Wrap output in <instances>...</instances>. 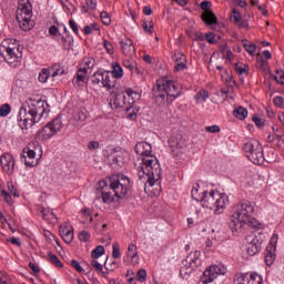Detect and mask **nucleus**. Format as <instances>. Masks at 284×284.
<instances>
[{"label": "nucleus", "mask_w": 284, "mask_h": 284, "mask_svg": "<svg viewBox=\"0 0 284 284\" xmlns=\"http://www.w3.org/2000/svg\"><path fill=\"white\" fill-rule=\"evenodd\" d=\"M252 121L257 128H265V121H263L258 115L254 114Z\"/></svg>", "instance_id": "obj_52"}, {"label": "nucleus", "mask_w": 284, "mask_h": 284, "mask_svg": "<svg viewBox=\"0 0 284 284\" xmlns=\"http://www.w3.org/2000/svg\"><path fill=\"white\" fill-rule=\"evenodd\" d=\"M21 161H24L26 168H34V160H28L27 156L21 158Z\"/></svg>", "instance_id": "obj_62"}, {"label": "nucleus", "mask_w": 284, "mask_h": 284, "mask_svg": "<svg viewBox=\"0 0 284 284\" xmlns=\"http://www.w3.org/2000/svg\"><path fill=\"white\" fill-rule=\"evenodd\" d=\"M97 64V61L94 58L85 57L82 59V62L79 64V68H85L87 72L88 70H92L94 65Z\"/></svg>", "instance_id": "obj_27"}, {"label": "nucleus", "mask_w": 284, "mask_h": 284, "mask_svg": "<svg viewBox=\"0 0 284 284\" xmlns=\"http://www.w3.org/2000/svg\"><path fill=\"white\" fill-rule=\"evenodd\" d=\"M233 115L240 121H245V119H247V109L243 106L235 108L233 111Z\"/></svg>", "instance_id": "obj_28"}, {"label": "nucleus", "mask_w": 284, "mask_h": 284, "mask_svg": "<svg viewBox=\"0 0 284 284\" xmlns=\"http://www.w3.org/2000/svg\"><path fill=\"white\" fill-rule=\"evenodd\" d=\"M103 48L106 50V53L114 54V45L109 40H103Z\"/></svg>", "instance_id": "obj_47"}, {"label": "nucleus", "mask_w": 284, "mask_h": 284, "mask_svg": "<svg viewBox=\"0 0 284 284\" xmlns=\"http://www.w3.org/2000/svg\"><path fill=\"white\" fill-rule=\"evenodd\" d=\"M221 274V267L213 265L206 268L197 284H210Z\"/></svg>", "instance_id": "obj_16"}, {"label": "nucleus", "mask_w": 284, "mask_h": 284, "mask_svg": "<svg viewBox=\"0 0 284 284\" xmlns=\"http://www.w3.org/2000/svg\"><path fill=\"white\" fill-rule=\"evenodd\" d=\"M276 146L280 148L281 150H284V139L282 134H276Z\"/></svg>", "instance_id": "obj_60"}, {"label": "nucleus", "mask_w": 284, "mask_h": 284, "mask_svg": "<svg viewBox=\"0 0 284 284\" xmlns=\"http://www.w3.org/2000/svg\"><path fill=\"white\" fill-rule=\"evenodd\" d=\"M153 99L156 105H172L182 94L179 82L168 78L158 79L152 89Z\"/></svg>", "instance_id": "obj_4"}, {"label": "nucleus", "mask_w": 284, "mask_h": 284, "mask_svg": "<svg viewBox=\"0 0 284 284\" xmlns=\"http://www.w3.org/2000/svg\"><path fill=\"white\" fill-rule=\"evenodd\" d=\"M247 70H250L247 65L244 64L243 67V63H235V72L237 74H247Z\"/></svg>", "instance_id": "obj_43"}, {"label": "nucleus", "mask_w": 284, "mask_h": 284, "mask_svg": "<svg viewBox=\"0 0 284 284\" xmlns=\"http://www.w3.org/2000/svg\"><path fill=\"white\" fill-rule=\"evenodd\" d=\"M103 254H105V247H103V245L97 246V247L91 252V256H92L93 258H101V256H103Z\"/></svg>", "instance_id": "obj_37"}, {"label": "nucleus", "mask_w": 284, "mask_h": 284, "mask_svg": "<svg viewBox=\"0 0 284 284\" xmlns=\"http://www.w3.org/2000/svg\"><path fill=\"white\" fill-rule=\"evenodd\" d=\"M70 265L73 270L78 271L79 274L83 272V267H81V264L77 260H71Z\"/></svg>", "instance_id": "obj_55"}, {"label": "nucleus", "mask_w": 284, "mask_h": 284, "mask_svg": "<svg viewBox=\"0 0 284 284\" xmlns=\"http://www.w3.org/2000/svg\"><path fill=\"white\" fill-rule=\"evenodd\" d=\"M21 44L17 39H4L0 44V61H6L11 68L21 65Z\"/></svg>", "instance_id": "obj_6"}, {"label": "nucleus", "mask_w": 284, "mask_h": 284, "mask_svg": "<svg viewBox=\"0 0 284 284\" xmlns=\"http://www.w3.org/2000/svg\"><path fill=\"white\" fill-rule=\"evenodd\" d=\"M273 103H274V105H276V108H282V109H284V99H283V97H275L274 99H273Z\"/></svg>", "instance_id": "obj_56"}, {"label": "nucleus", "mask_w": 284, "mask_h": 284, "mask_svg": "<svg viewBox=\"0 0 284 284\" xmlns=\"http://www.w3.org/2000/svg\"><path fill=\"white\" fill-rule=\"evenodd\" d=\"M0 164L2 172L7 174H12L14 172V158L10 153H4L0 156Z\"/></svg>", "instance_id": "obj_18"}, {"label": "nucleus", "mask_w": 284, "mask_h": 284, "mask_svg": "<svg viewBox=\"0 0 284 284\" xmlns=\"http://www.w3.org/2000/svg\"><path fill=\"white\" fill-rule=\"evenodd\" d=\"M48 258L50 263H52V265H55V267H63V263L61 262V260H59V257L54 253L49 252Z\"/></svg>", "instance_id": "obj_36"}, {"label": "nucleus", "mask_w": 284, "mask_h": 284, "mask_svg": "<svg viewBox=\"0 0 284 284\" xmlns=\"http://www.w3.org/2000/svg\"><path fill=\"white\" fill-rule=\"evenodd\" d=\"M128 256L131 257L133 265H139V251H136V246L134 244H129Z\"/></svg>", "instance_id": "obj_26"}, {"label": "nucleus", "mask_w": 284, "mask_h": 284, "mask_svg": "<svg viewBox=\"0 0 284 284\" xmlns=\"http://www.w3.org/2000/svg\"><path fill=\"white\" fill-rule=\"evenodd\" d=\"M185 69H187V61L175 62V67H174L175 72H181Z\"/></svg>", "instance_id": "obj_53"}, {"label": "nucleus", "mask_w": 284, "mask_h": 284, "mask_svg": "<svg viewBox=\"0 0 284 284\" xmlns=\"http://www.w3.org/2000/svg\"><path fill=\"white\" fill-rule=\"evenodd\" d=\"M243 48L251 57L256 52V44L250 43L247 40H242Z\"/></svg>", "instance_id": "obj_34"}, {"label": "nucleus", "mask_w": 284, "mask_h": 284, "mask_svg": "<svg viewBox=\"0 0 284 284\" xmlns=\"http://www.w3.org/2000/svg\"><path fill=\"white\" fill-rule=\"evenodd\" d=\"M110 105L112 110H119L120 108L122 110H125V112H128V119H130L131 121H134L136 119V112H139V110H132L130 109V106H128V95H125L124 93H118L113 102L110 103Z\"/></svg>", "instance_id": "obj_13"}, {"label": "nucleus", "mask_w": 284, "mask_h": 284, "mask_svg": "<svg viewBox=\"0 0 284 284\" xmlns=\"http://www.w3.org/2000/svg\"><path fill=\"white\" fill-rule=\"evenodd\" d=\"M40 214H42V219L44 220V221H57V214H54V212H52V211H50V210H48V209H45V207H41L40 209Z\"/></svg>", "instance_id": "obj_31"}, {"label": "nucleus", "mask_w": 284, "mask_h": 284, "mask_svg": "<svg viewBox=\"0 0 284 284\" xmlns=\"http://www.w3.org/2000/svg\"><path fill=\"white\" fill-rule=\"evenodd\" d=\"M111 75L116 80V79H123V68L121 64L114 62L113 63V70Z\"/></svg>", "instance_id": "obj_33"}, {"label": "nucleus", "mask_w": 284, "mask_h": 284, "mask_svg": "<svg viewBox=\"0 0 284 284\" xmlns=\"http://www.w3.org/2000/svg\"><path fill=\"white\" fill-rule=\"evenodd\" d=\"M196 103H205L210 99V92L205 89H202L194 95Z\"/></svg>", "instance_id": "obj_30"}, {"label": "nucleus", "mask_w": 284, "mask_h": 284, "mask_svg": "<svg viewBox=\"0 0 284 284\" xmlns=\"http://www.w3.org/2000/svg\"><path fill=\"white\" fill-rule=\"evenodd\" d=\"M135 153L141 156V165L138 169L139 181L143 183L144 190L153 193V196L161 194V164L156 156L152 155V144L138 142Z\"/></svg>", "instance_id": "obj_1"}, {"label": "nucleus", "mask_w": 284, "mask_h": 284, "mask_svg": "<svg viewBox=\"0 0 284 284\" xmlns=\"http://www.w3.org/2000/svg\"><path fill=\"white\" fill-rule=\"evenodd\" d=\"M232 18L234 19L235 23H239V21H241V19H242L241 12L236 9H233Z\"/></svg>", "instance_id": "obj_64"}, {"label": "nucleus", "mask_w": 284, "mask_h": 284, "mask_svg": "<svg viewBox=\"0 0 284 284\" xmlns=\"http://www.w3.org/2000/svg\"><path fill=\"white\" fill-rule=\"evenodd\" d=\"M211 7L212 2L207 0H204L200 3L201 10L204 11V13L202 14V21H204L206 26H216L219 23V20L216 19L214 12L210 10Z\"/></svg>", "instance_id": "obj_14"}, {"label": "nucleus", "mask_w": 284, "mask_h": 284, "mask_svg": "<svg viewBox=\"0 0 284 284\" xmlns=\"http://www.w3.org/2000/svg\"><path fill=\"white\" fill-rule=\"evenodd\" d=\"M61 130H63V121L58 116L47 123L42 130L38 131V136H40L42 141H48V139H52V136L59 134Z\"/></svg>", "instance_id": "obj_11"}, {"label": "nucleus", "mask_w": 284, "mask_h": 284, "mask_svg": "<svg viewBox=\"0 0 284 284\" xmlns=\"http://www.w3.org/2000/svg\"><path fill=\"white\" fill-rule=\"evenodd\" d=\"M59 233L61 239L69 245L72 241H74V229L72 225H61L59 229Z\"/></svg>", "instance_id": "obj_21"}, {"label": "nucleus", "mask_w": 284, "mask_h": 284, "mask_svg": "<svg viewBox=\"0 0 284 284\" xmlns=\"http://www.w3.org/2000/svg\"><path fill=\"white\" fill-rule=\"evenodd\" d=\"M49 70L53 79L54 77H63V74H65V70L59 63L53 64Z\"/></svg>", "instance_id": "obj_29"}, {"label": "nucleus", "mask_w": 284, "mask_h": 284, "mask_svg": "<svg viewBox=\"0 0 284 284\" xmlns=\"http://www.w3.org/2000/svg\"><path fill=\"white\" fill-rule=\"evenodd\" d=\"M112 256L113 258H121V247L118 242H114L112 245Z\"/></svg>", "instance_id": "obj_45"}, {"label": "nucleus", "mask_w": 284, "mask_h": 284, "mask_svg": "<svg viewBox=\"0 0 284 284\" xmlns=\"http://www.w3.org/2000/svg\"><path fill=\"white\" fill-rule=\"evenodd\" d=\"M234 284H250V274L240 273L234 277Z\"/></svg>", "instance_id": "obj_32"}, {"label": "nucleus", "mask_w": 284, "mask_h": 284, "mask_svg": "<svg viewBox=\"0 0 284 284\" xmlns=\"http://www.w3.org/2000/svg\"><path fill=\"white\" fill-rule=\"evenodd\" d=\"M205 130L207 132H210L211 134H217V132H221V126L220 125H211V126H206Z\"/></svg>", "instance_id": "obj_57"}, {"label": "nucleus", "mask_w": 284, "mask_h": 284, "mask_svg": "<svg viewBox=\"0 0 284 284\" xmlns=\"http://www.w3.org/2000/svg\"><path fill=\"white\" fill-rule=\"evenodd\" d=\"M142 28L144 32H148V34H152V32H154V24L148 26V22H143Z\"/></svg>", "instance_id": "obj_58"}, {"label": "nucleus", "mask_w": 284, "mask_h": 284, "mask_svg": "<svg viewBox=\"0 0 284 284\" xmlns=\"http://www.w3.org/2000/svg\"><path fill=\"white\" fill-rule=\"evenodd\" d=\"M172 59H173L174 63H180L181 61L182 62L187 61V58L185 57V54H183L181 52L173 54Z\"/></svg>", "instance_id": "obj_48"}, {"label": "nucleus", "mask_w": 284, "mask_h": 284, "mask_svg": "<svg viewBox=\"0 0 284 284\" xmlns=\"http://www.w3.org/2000/svg\"><path fill=\"white\" fill-rule=\"evenodd\" d=\"M91 83L92 85H101L102 88H105L108 92H110V90H116V80L112 77L110 71H95L91 77Z\"/></svg>", "instance_id": "obj_10"}, {"label": "nucleus", "mask_w": 284, "mask_h": 284, "mask_svg": "<svg viewBox=\"0 0 284 284\" xmlns=\"http://www.w3.org/2000/svg\"><path fill=\"white\" fill-rule=\"evenodd\" d=\"M7 190L9 194L19 199V191L17 190V187H14V183H12L11 181L7 182Z\"/></svg>", "instance_id": "obj_42"}, {"label": "nucleus", "mask_w": 284, "mask_h": 284, "mask_svg": "<svg viewBox=\"0 0 284 284\" xmlns=\"http://www.w3.org/2000/svg\"><path fill=\"white\" fill-rule=\"evenodd\" d=\"M85 3L88 10H97V0H87Z\"/></svg>", "instance_id": "obj_63"}, {"label": "nucleus", "mask_w": 284, "mask_h": 284, "mask_svg": "<svg viewBox=\"0 0 284 284\" xmlns=\"http://www.w3.org/2000/svg\"><path fill=\"white\" fill-rule=\"evenodd\" d=\"M88 81H90L88 78V69L85 67L79 68L72 80L74 88H83Z\"/></svg>", "instance_id": "obj_19"}, {"label": "nucleus", "mask_w": 284, "mask_h": 284, "mask_svg": "<svg viewBox=\"0 0 284 284\" xmlns=\"http://www.w3.org/2000/svg\"><path fill=\"white\" fill-rule=\"evenodd\" d=\"M243 150L251 163H254L255 165H261V163L265 161V156L263 155V146L257 140L252 139L246 141L244 143Z\"/></svg>", "instance_id": "obj_9"}, {"label": "nucleus", "mask_w": 284, "mask_h": 284, "mask_svg": "<svg viewBox=\"0 0 284 284\" xmlns=\"http://www.w3.org/2000/svg\"><path fill=\"white\" fill-rule=\"evenodd\" d=\"M205 39L207 43H211V45H216V43H219V40H216V33L214 32L206 33Z\"/></svg>", "instance_id": "obj_44"}, {"label": "nucleus", "mask_w": 284, "mask_h": 284, "mask_svg": "<svg viewBox=\"0 0 284 284\" xmlns=\"http://www.w3.org/2000/svg\"><path fill=\"white\" fill-rule=\"evenodd\" d=\"M88 119V112L85 109H79L71 118V121H74V125H79V123H83Z\"/></svg>", "instance_id": "obj_25"}, {"label": "nucleus", "mask_w": 284, "mask_h": 284, "mask_svg": "<svg viewBox=\"0 0 284 284\" xmlns=\"http://www.w3.org/2000/svg\"><path fill=\"white\" fill-rule=\"evenodd\" d=\"M50 77H52L50 69H42L39 73L38 80L40 83H48V79H50Z\"/></svg>", "instance_id": "obj_35"}, {"label": "nucleus", "mask_w": 284, "mask_h": 284, "mask_svg": "<svg viewBox=\"0 0 284 284\" xmlns=\"http://www.w3.org/2000/svg\"><path fill=\"white\" fill-rule=\"evenodd\" d=\"M1 194H2V196H4V201H6V203H8V205H12V203H14L12 201V194H10L8 191L1 190Z\"/></svg>", "instance_id": "obj_54"}, {"label": "nucleus", "mask_w": 284, "mask_h": 284, "mask_svg": "<svg viewBox=\"0 0 284 284\" xmlns=\"http://www.w3.org/2000/svg\"><path fill=\"white\" fill-rule=\"evenodd\" d=\"M246 227H254V230H261V224L258 223V220L252 217V215L248 217V221L246 222Z\"/></svg>", "instance_id": "obj_40"}, {"label": "nucleus", "mask_w": 284, "mask_h": 284, "mask_svg": "<svg viewBox=\"0 0 284 284\" xmlns=\"http://www.w3.org/2000/svg\"><path fill=\"white\" fill-rule=\"evenodd\" d=\"M131 187L130 178L123 174L111 175L108 180L99 182L95 201H101L102 199V203L110 205V203L125 199Z\"/></svg>", "instance_id": "obj_2"}, {"label": "nucleus", "mask_w": 284, "mask_h": 284, "mask_svg": "<svg viewBox=\"0 0 284 284\" xmlns=\"http://www.w3.org/2000/svg\"><path fill=\"white\" fill-rule=\"evenodd\" d=\"M261 245H263V240L256 237L255 235H250L247 237L246 252L248 256H256L261 252Z\"/></svg>", "instance_id": "obj_17"}, {"label": "nucleus", "mask_w": 284, "mask_h": 284, "mask_svg": "<svg viewBox=\"0 0 284 284\" xmlns=\"http://www.w3.org/2000/svg\"><path fill=\"white\" fill-rule=\"evenodd\" d=\"M123 67L126 68V70H130V72H134V68H136V63L132 60H124Z\"/></svg>", "instance_id": "obj_51"}, {"label": "nucleus", "mask_w": 284, "mask_h": 284, "mask_svg": "<svg viewBox=\"0 0 284 284\" xmlns=\"http://www.w3.org/2000/svg\"><path fill=\"white\" fill-rule=\"evenodd\" d=\"M201 251L191 252L185 260L182 261L180 274H192L201 267Z\"/></svg>", "instance_id": "obj_12"}, {"label": "nucleus", "mask_w": 284, "mask_h": 284, "mask_svg": "<svg viewBox=\"0 0 284 284\" xmlns=\"http://www.w3.org/2000/svg\"><path fill=\"white\" fill-rule=\"evenodd\" d=\"M169 148L174 156H179L183 154V150L185 148V140H183V135L175 134L172 135L169 141Z\"/></svg>", "instance_id": "obj_15"}, {"label": "nucleus", "mask_w": 284, "mask_h": 284, "mask_svg": "<svg viewBox=\"0 0 284 284\" xmlns=\"http://www.w3.org/2000/svg\"><path fill=\"white\" fill-rule=\"evenodd\" d=\"M101 148V144L97 141H90L88 144V150H99Z\"/></svg>", "instance_id": "obj_61"}, {"label": "nucleus", "mask_w": 284, "mask_h": 284, "mask_svg": "<svg viewBox=\"0 0 284 284\" xmlns=\"http://www.w3.org/2000/svg\"><path fill=\"white\" fill-rule=\"evenodd\" d=\"M91 266L94 267L97 272H103V265H101L97 260L91 261Z\"/></svg>", "instance_id": "obj_59"}, {"label": "nucleus", "mask_w": 284, "mask_h": 284, "mask_svg": "<svg viewBox=\"0 0 284 284\" xmlns=\"http://www.w3.org/2000/svg\"><path fill=\"white\" fill-rule=\"evenodd\" d=\"M126 97L128 108L134 110V103L141 99V93L139 91L133 90L132 88H126L123 93Z\"/></svg>", "instance_id": "obj_20"}, {"label": "nucleus", "mask_w": 284, "mask_h": 284, "mask_svg": "<svg viewBox=\"0 0 284 284\" xmlns=\"http://www.w3.org/2000/svg\"><path fill=\"white\" fill-rule=\"evenodd\" d=\"M200 203L206 210H213L214 214H223V211L230 203V197H227V194L220 193L219 191H203Z\"/></svg>", "instance_id": "obj_7"}, {"label": "nucleus", "mask_w": 284, "mask_h": 284, "mask_svg": "<svg viewBox=\"0 0 284 284\" xmlns=\"http://www.w3.org/2000/svg\"><path fill=\"white\" fill-rule=\"evenodd\" d=\"M121 50L123 54H132L134 52V42L132 39L125 38L120 41Z\"/></svg>", "instance_id": "obj_23"}, {"label": "nucleus", "mask_w": 284, "mask_h": 284, "mask_svg": "<svg viewBox=\"0 0 284 284\" xmlns=\"http://www.w3.org/2000/svg\"><path fill=\"white\" fill-rule=\"evenodd\" d=\"M199 187H201L199 184L192 187L191 196L194 199V201L201 202L203 200V193H199Z\"/></svg>", "instance_id": "obj_38"}, {"label": "nucleus", "mask_w": 284, "mask_h": 284, "mask_svg": "<svg viewBox=\"0 0 284 284\" xmlns=\"http://www.w3.org/2000/svg\"><path fill=\"white\" fill-rule=\"evenodd\" d=\"M276 261V246L268 245L265 250V263L270 267Z\"/></svg>", "instance_id": "obj_22"}, {"label": "nucleus", "mask_w": 284, "mask_h": 284, "mask_svg": "<svg viewBox=\"0 0 284 284\" xmlns=\"http://www.w3.org/2000/svg\"><path fill=\"white\" fill-rule=\"evenodd\" d=\"M263 277L256 273H252L248 275V284H262Z\"/></svg>", "instance_id": "obj_39"}, {"label": "nucleus", "mask_w": 284, "mask_h": 284, "mask_svg": "<svg viewBox=\"0 0 284 284\" xmlns=\"http://www.w3.org/2000/svg\"><path fill=\"white\" fill-rule=\"evenodd\" d=\"M145 278H148V272L145 270L138 271L136 280L139 283H145Z\"/></svg>", "instance_id": "obj_49"}, {"label": "nucleus", "mask_w": 284, "mask_h": 284, "mask_svg": "<svg viewBox=\"0 0 284 284\" xmlns=\"http://www.w3.org/2000/svg\"><path fill=\"white\" fill-rule=\"evenodd\" d=\"M50 105L45 100L38 98H29L19 109L17 116L18 125L21 130H29L32 125H37L43 116H48Z\"/></svg>", "instance_id": "obj_3"}, {"label": "nucleus", "mask_w": 284, "mask_h": 284, "mask_svg": "<svg viewBox=\"0 0 284 284\" xmlns=\"http://www.w3.org/2000/svg\"><path fill=\"white\" fill-rule=\"evenodd\" d=\"M78 239L82 243H88V241H90V233H88V231H81L78 235Z\"/></svg>", "instance_id": "obj_50"}, {"label": "nucleus", "mask_w": 284, "mask_h": 284, "mask_svg": "<svg viewBox=\"0 0 284 284\" xmlns=\"http://www.w3.org/2000/svg\"><path fill=\"white\" fill-rule=\"evenodd\" d=\"M100 18L103 26H110V23H112V18L110 17V13H108V11H102L100 13Z\"/></svg>", "instance_id": "obj_41"}, {"label": "nucleus", "mask_w": 284, "mask_h": 284, "mask_svg": "<svg viewBox=\"0 0 284 284\" xmlns=\"http://www.w3.org/2000/svg\"><path fill=\"white\" fill-rule=\"evenodd\" d=\"M59 37H60L59 43L60 45H62V49L67 51L72 50V44L74 43V39L72 38V36L59 34Z\"/></svg>", "instance_id": "obj_24"}, {"label": "nucleus", "mask_w": 284, "mask_h": 284, "mask_svg": "<svg viewBox=\"0 0 284 284\" xmlns=\"http://www.w3.org/2000/svg\"><path fill=\"white\" fill-rule=\"evenodd\" d=\"M16 19L19 27L24 32H29L32 28V4L30 0H19L18 9L16 11Z\"/></svg>", "instance_id": "obj_8"}, {"label": "nucleus", "mask_w": 284, "mask_h": 284, "mask_svg": "<svg viewBox=\"0 0 284 284\" xmlns=\"http://www.w3.org/2000/svg\"><path fill=\"white\" fill-rule=\"evenodd\" d=\"M252 214H254V205H252V202L247 200H242L233 206L229 227L234 236L245 234L247 222Z\"/></svg>", "instance_id": "obj_5"}, {"label": "nucleus", "mask_w": 284, "mask_h": 284, "mask_svg": "<svg viewBox=\"0 0 284 284\" xmlns=\"http://www.w3.org/2000/svg\"><path fill=\"white\" fill-rule=\"evenodd\" d=\"M12 108L10 106V104H2L0 108V116H8V114H10Z\"/></svg>", "instance_id": "obj_46"}]
</instances>
